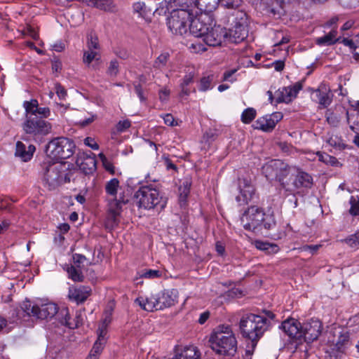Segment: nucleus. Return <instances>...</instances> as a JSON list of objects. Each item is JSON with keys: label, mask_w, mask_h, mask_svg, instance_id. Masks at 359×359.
Listing matches in <instances>:
<instances>
[{"label": "nucleus", "mask_w": 359, "mask_h": 359, "mask_svg": "<svg viewBox=\"0 0 359 359\" xmlns=\"http://www.w3.org/2000/svg\"><path fill=\"white\" fill-rule=\"evenodd\" d=\"M241 222L243 228L255 233H264L276 227V222L273 215H266L264 210L257 206H250L243 214ZM267 234V232H265Z\"/></svg>", "instance_id": "3"}, {"label": "nucleus", "mask_w": 359, "mask_h": 359, "mask_svg": "<svg viewBox=\"0 0 359 359\" xmlns=\"http://www.w3.org/2000/svg\"><path fill=\"white\" fill-rule=\"evenodd\" d=\"M326 119L329 124L337 126L339 123V119L332 111L327 110L326 112Z\"/></svg>", "instance_id": "54"}, {"label": "nucleus", "mask_w": 359, "mask_h": 359, "mask_svg": "<svg viewBox=\"0 0 359 359\" xmlns=\"http://www.w3.org/2000/svg\"><path fill=\"white\" fill-rule=\"evenodd\" d=\"M350 209L349 214L352 216L356 217L359 215V196H351L349 200Z\"/></svg>", "instance_id": "45"}, {"label": "nucleus", "mask_w": 359, "mask_h": 359, "mask_svg": "<svg viewBox=\"0 0 359 359\" xmlns=\"http://www.w3.org/2000/svg\"><path fill=\"white\" fill-rule=\"evenodd\" d=\"M166 11L172 12V11H178L184 9L190 12L188 0H169L165 1Z\"/></svg>", "instance_id": "31"}, {"label": "nucleus", "mask_w": 359, "mask_h": 359, "mask_svg": "<svg viewBox=\"0 0 359 359\" xmlns=\"http://www.w3.org/2000/svg\"><path fill=\"white\" fill-rule=\"evenodd\" d=\"M239 194L236 196V201L238 205H247L255 194V187L250 180L245 178L238 180Z\"/></svg>", "instance_id": "16"}, {"label": "nucleus", "mask_w": 359, "mask_h": 359, "mask_svg": "<svg viewBox=\"0 0 359 359\" xmlns=\"http://www.w3.org/2000/svg\"><path fill=\"white\" fill-rule=\"evenodd\" d=\"M316 155L318 157V160L327 165L332 166H338L340 163L337 158L333 156L329 155L326 153L318 151Z\"/></svg>", "instance_id": "35"}, {"label": "nucleus", "mask_w": 359, "mask_h": 359, "mask_svg": "<svg viewBox=\"0 0 359 359\" xmlns=\"http://www.w3.org/2000/svg\"><path fill=\"white\" fill-rule=\"evenodd\" d=\"M176 359H201V353L194 346H187L175 355Z\"/></svg>", "instance_id": "29"}, {"label": "nucleus", "mask_w": 359, "mask_h": 359, "mask_svg": "<svg viewBox=\"0 0 359 359\" xmlns=\"http://www.w3.org/2000/svg\"><path fill=\"white\" fill-rule=\"evenodd\" d=\"M114 54L122 60H126L129 57L130 53L125 48H116L114 50Z\"/></svg>", "instance_id": "61"}, {"label": "nucleus", "mask_w": 359, "mask_h": 359, "mask_svg": "<svg viewBox=\"0 0 359 359\" xmlns=\"http://www.w3.org/2000/svg\"><path fill=\"white\" fill-rule=\"evenodd\" d=\"M73 260L76 267L79 268L80 265L86 260V257L83 255L76 253L73 255Z\"/></svg>", "instance_id": "63"}, {"label": "nucleus", "mask_w": 359, "mask_h": 359, "mask_svg": "<svg viewBox=\"0 0 359 359\" xmlns=\"http://www.w3.org/2000/svg\"><path fill=\"white\" fill-rule=\"evenodd\" d=\"M213 80L212 75H208L207 76H203L199 81L198 90L202 92H205L212 88V82Z\"/></svg>", "instance_id": "43"}, {"label": "nucleus", "mask_w": 359, "mask_h": 359, "mask_svg": "<svg viewBox=\"0 0 359 359\" xmlns=\"http://www.w3.org/2000/svg\"><path fill=\"white\" fill-rule=\"evenodd\" d=\"M302 82H296L294 85L279 88L276 92V102L278 103H290L297 96L302 89Z\"/></svg>", "instance_id": "17"}, {"label": "nucleus", "mask_w": 359, "mask_h": 359, "mask_svg": "<svg viewBox=\"0 0 359 359\" xmlns=\"http://www.w3.org/2000/svg\"><path fill=\"white\" fill-rule=\"evenodd\" d=\"M170 57V55L168 53H163L156 59L154 62V67L156 69H162L165 67L167 62Z\"/></svg>", "instance_id": "46"}, {"label": "nucleus", "mask_w": 359, "mask_h": 359, "mask_svg": "<svg viewBox=\"0 0 359 359\" xmlns=\"http://www.w3.org/2000/svg\"><path fill=\"white\" fill-rule=\"evenodd\" d=\"M339 42L343 43L345 46L348 47L351 50H355L358 47L355 41L348 38H344L341 40L340 39Z\"/></svg>", "instance_id": "59"}, {"label": "nucleus", "mask_w": 359, "mask_h": 359, "mask_svg": "<svg viewBox=\"0 0 359 359\" xmlns=\"http://www.w3.org/2000/svg\"><path fill=\"white\" fill-rule=\"evenodd\" d=\"M22 309L29 316L47 320L55 317L60 323L59 313L61 308L53 302L34 304L30 301H25L22 304Z\"/></svg>", "instance_id": "7"}, {"label": "nucleus", "mask_w": 359, "mask_h": 359, "mask_svg": "<svg viewBox=\"0 0 359 359\" xmlns=\"http://www.w3.org/2000/svg\"><path fill=\"white\" fill-rule=\"evenodd\" d=\"M167 20V25L170 31L176 35L186 34L191 19V13L184 9L172 11Z\"/></svg>", "instance_id": "10"}, {"label": "nucleus", "mask_w": 359, "mask_h": 359, "mask_svg": "<svg viewBox=\"0 0 359 359\" xmlns=\"http://www.w3.org/2000/svg\"><path fill=\"white\" fill-rule=\"evenodd\" d=\"M56 94L60 100H65L67 97V91L60 84L57 83L55 85Z\"/></svg>", "instance_id": "60"}, {"label": "nucleus", "mask_w": 359, "mask_h": 359, "mask_svg": "<svg viewBox=\"0 0 359 359\" xmlns=\"http://www.w3.org/2000/svg\"><path fill=\"white\" fill-rule=\"evenodd\" d=\"M36 116L40 115L39 118L43 119L48 118L50 115V110L48 107H38L35 109Z\"/></svg>", "instance_id": "58"}, {"label": "nucleus", "mask_w": 359, "mask_h": 359, "mask_svg": "<svg viewBox=\"0 0 359 359\" xmlns=\"http://www.w3.org/2000/svg\"><path fill=\"white\" fill-rule=\"evenodd\" d=\"M164 123L169 126H177V123L175 121L172 115L167 114L163 116Z\"/></svg>", "instance_id": "64"}, {"label": "nucleus", "mask_w": 359, "mask_h": 359, "mask_svg": "<svg viewBox=\"0 0 359 359\" xmlns=\"http://www.w3.org/2000/svg\"><path fill=\"white\" fill-rule=\"evenodd\" d=\"M275 315L270 311L264 310L260 314L246 313L239 322L242 336L250 340L253 345L263 336L271 326V320Z\"/></svg>", "instance_id": "1"}, {"label": "nucleus", "mask_w": 359, "mask_h": 359, "mask_svg": "<svg viewBox=\"0 0 359 359\" xmlns=\"http://www.w3.org/2000/svg\"><path fill=\"white\" fill-rule=\"evenodd\" d=\"M283 115L282 112L276 111L271 114H266L258 118L253 124V128L256 130H262L266 133L271 132L276 124L282 120Z\"/></svg>", "instance_id": "15"}, {"label": "nucleus", "mask_w": 359, "mask_h": 359, "mask_svg": "<svg viewBox=\"0 0 359 359\" xmlns=\"http://www.w3.org/2000/svg\"><path fill=\"white\" fill-rule=\"evenodd\" d=\"M322 323L311 318L302 324V341L311 343L316 340L322 332Z\"/></svg>", "instance_id": "14"}, {"label": "nucleus", "mask_w": 359, "mask_h": 359, "mask_svg": "<svg viewBox=\"0 0 359 359\" xmlns=\"http://www.w3.org/2000/svg\"><path fill=\"white\" fill-rule=\"evenodd\" d=\"M210 28V25L204 24L199 18H191L188 30L195 37L203 38Z\"/></svg>", "instance_id": "25"}, {"label": "nucleus", "mask_w": 359, "mask_h": 359, "mask_svg": "<svg viewBox=\"0 0 359 359\" xmlns=\"http://www.w3.org/2000/svg\"><path fill=\"white\" fill-rule=\"evenodd\" d=\"M280 328L292 340L302 342V324L298 320L287 319L282 323Z\"/></svg>", "instance_id": "19"}, {"label": "nucleus", "mask_w": 359, "mask_h": 359, "mask_svg": "<svg viewBox=\"0 0 359 359\" xmlns=\"http://www.w3.org/2000/svg\"><path fill=\"white\" fill-rule=\"evenodd\" d=\"M337 29H333L325 36L316 38V43L320 46L334 45L340 40V38H337Z\"/></svg>", "instance_id": "30"}, {"label": "nucleus", "mask_w": 359, "mask_h": 359, "mask_svg": "<svg viewBox=\"0 0 359 359\" xmlns=\"http://www.w3.org/2000/svg\"><path fill=\"white\" fill-rule=\"evenodd\" d=\"M75 266H71L67 268V273L69 278L75 282H82L83 276L80 269H77Z\"/></svg>", "instance_id": "40"}, {"label": "nucleus", "mask_w": 359, "mask_h": 359, "mask_svg": "<svg viewBox=\"0 0 359 359\" xmlns=\"http://www.w3.org/2000/svg\"><path fill=\"white\" fill-rule=\"evenodd\" d=\"M39 175L43 186L50 191L55 190L64 182L62 165L50 158L41 164Z\"/></svg>", "instance_id": "5"}, {"label": "nucleus", "mask_w": 359, "mask_h": 359, "mask_svg": "<svg viewBox=\"0 0 359 359\" xmlns=\"http://www.w3.org/2000/svg\"><path fill=\"white\" fill-rule=\"evenodd\" d=\"M307 91L311 100L318 104V109L327 108L332 102L333 94L329 85L325 82L320 83L316 88H308Z\"/></svg>", "instance_id": "11"}, {"label": "nucleus", "mask_w": 359, "mask_h": 359, "mask_svg": "<svg viewBox=\"0 0 359 359\" xmlns=\"http://www.w3.org/2000/svg\"><path fill=\"white\" fill-rule=\"evenodd\" d=\"M127 200L114 198L109 203V212L112 215L114 222H116V217L119 215L122 209V205L127 203Z\"/></svg>", "instance_id": "33"}, {"label": "nucleus", "mask_w": 359, "mask_h": 359, "mask_svg": "<svg viewBox=\"0 0 359 359\" xmlns=\"http://www.w3.org/2000/svg\"><path fill=\"white\" fill-rule=\"evenodd\" d=\"M135 203L139 208L151 210L156 207L165 208L166 200L152 185L142 186L135 194Z\"/></svg>", "instance_id": "6"}, {"label": "nucleus", "mask_w": 359, "mask_h": 359, "mask_svg": "<svg viewBox=\"0 0 359 359\" xmlns=\"http://www.w3.org/2000/svg\"><path fill=\"white\" fill-rule=\"evenodd\" d=\"M195 76L194 71L189 72L187 73L183 79L181 80L180 83V87L181 89L180 96H189L192 90L188 87L190 84L194 83ZM195 89L193 90V92H195Z\"/></svg>", "instance_id": "28"}, {"label": "nucleus", "mask_w": 359, "mask_h": 359, "mask_svg": "<svg viewBox=\"0 0 359 359\" xmlns=\"http://www.w3.org/2000/svg\"><path fill=\"white\" fill-rule=\"evenodd\" d=\"M25 133L34 140L39 137L47 135L51 132V124L39 118V116H26L25 120L22 124Z\"/></svg>", "instance_id": "9"}, {"label": "nucleus", "mask_w": 359, "mask_h": 359, "mask_svg": "<svg viewBox=\"0 0 359 359\" xmlns=\"http://www.w3.org/2000/svg\"><path fill=\"white\" fill-rule=\"evenodd\" d=\"M255 246L258 250L266 251L269 253L276 252L278 250V245L276 244H271L261 241H255Z\"/></svg>", "instance_id": "39"}, {"label": "nucleus", "mask_w": 359, "mask_h": 359, "mask_svg": "<svg viewBox=\"0 0 359 359\" xmlns=\"http://www.w3.org/2000/svg\"><path fill=\"white\" fill-rule=\"evenodd\" d=\"M76 163L79 169L86 175L92 174L96 170V160L93 154L81 153L77 157Z\"/></svg>", "instance_id": "21"}, {"label": "nucleus", "mask_w": 359, "mask_h": 359, "mask_svg": "<svg viewBox=\"0 0 359 359\" xmlns=\"http://www.w3.org/2000/svg\"><path fill=\"white\" fill-rule=\"evenodd\" d=\"M87 48L88 50H95L99 52L100 45L99 43L98 38L96 35L90 34L87 36Z\"/></svg>", "instance_id": "44"}, {"label": "nucleus", "mask_w": 359, "mask_h": 359, "mask_svg": "<svg viewBox=\"0 0 359 359\" xmlns=\"http://www.w3.org/2000/svg\"><path fill=\"white\" fill-rule=\"evenodd\" d=\"M140 278L146 279H155L162 276V271L156 269H145L139 273Z\"/></svg>", "instance_id": "38"}, {"label": "nucleus", "mask_w": 359, "mask_h": 359, "mask_svg": "<svg viewBox=\"0 0 359 359\" xmlns=\"http://www.w3.org/2000/svg\"><path fill=\"white\" fill-rule=\"evenodd\" d=\"M294 177V169L283 162V166L279 170L276 180L278 181L282 189H283L287 195L293 192L290 183Z\"/></svg>", "instance_id": "18"}, {"label": "nucleus", "mask_w": 359, "mask_h": 359, "mask_svg": "<svg viewBox=\"0 0 359 359\" xmlns=\"http://www.w3.org/2000/svg\"><path fill=\"white\" fill-rule=\"evenodd\" d=\"M98 156L104 166V169L110 172L111 175H114L115 173V168L113 163L107 159L105 155L103 153H100L98 154Z\"/></svg>", "instance_id": "48"}, {"label": "nucleus", "mask_w": 359, "mask_h": 359, "mask_svg": "<svg viewBox=\"0 0 359 359\" xmlns=\"http://www.w3.org/2000/svg\"><path fill=\"white\" fill-rule=\"evenodd\" d=\"M23 107L25 109L26 116H36L35 109L39 107V103L36 100L33 99L31 101H25Z\"/></svg>", "instance_id": "41"}, {"label": "nucleus", "mask_w": 359, "mask_h": 359, "mask_svg": "<svg viewBox=\"0 0 359 359\" xmlns=\"http://www.w3.org/2000/svg\"><path fill=\"white\" fill-rule=\"evenodd\" d=\"M118 187V180L117 178H112L107 182L105 185V191L108 195L116 197Z\"/></svg>", "instance_id": "36"}, {"label": "nucleus", "mask_w": 359, "mask_h": 359, "mask_svg": "<svg viewBox=\"0 0 359 359\" xmlns=\"http://www.w3.org/2000/svg\"><path fill=\"white\" fill-rule=\"evenodd\" d=\"M135 92L141 102H146L147 98L144 94L142 86L140 83H134Z\"/></svg>", "instance_id": "55"}, {"label": "nucleus", "mask_w": 359, "mask_h": 359, "mask_svg": "<svg viewBox=\"0 0 359 359\" xmlns=\"http://www.w3.org/2000/svg\"><path fill=\"white\" fill-rule=\"evenodd\" d=\"M103 332L101 334H97V340L95 341L93 348L102 353L104 346L107 343V336L102 335Z\"/></svg>", "instance_id": "47"}, {"label": "nucleus", "mask_w": 359, "mask_h": 359, "mask_svg": "<svg viewBox=\"0 0 359 359\" xmlns=\"http://www.w3.org/2000/svg\"><path fill=\"white\" fill-rule=\"evenodd\" d=\"M257 111L254 108L248 107L241 114V120L245 124L250 123L256 117Z\"/></svg>", "instance_id": "37"}, {"label": "nucleus", "mask_w": 359, "mask_h": 359, "mask_svg": "<svg viewBox=\"0 0 359 359\" xmlns=\"http://www.w3.org/2000/svg\"><path fill=\"white\" fill-rule=\"evenodd\" d=\"M219 1L222 6L228 8H238L241 3V0H219Z\"/></svg>", "instance_id": "53"}, {"label": "nucleus", "mask_w": 359, "mask_h": 359, "mask_svg": "<svg viewBox=\"0 0 359 359\" xmlns=\"http://www.w3.org/2000/svg\"><path fill=\"white\" fill-rule=\"evenodd\" d=\"M91 292L92 290L89 286L71 287L69 289L68 297L70 301L79 304L83 303L90 297Z\"/></svg>", "instance_id": "22"}, {"label": "nucleus", "mask_w": 359, "mask_h": 359, "mask_svg": "<svg viewBox=\"0 0 359 359\" xmlns=\"http://www.w3.org/2000/svg\"><path fill=\"white\" fill-rule=\"evenodd\" d=\"M295 176V178H293V182L292 185L295 189H299L302 187L304 188H311L313 184V177L309 173L299 171Z\"/></svg>", "instance_id": "27"}, {"label": "nucleus", "mask_w": 359, "mask_h": 359, "mask_svg": "<svg viewBox=\"0 0 359 359\" xmlns=\"http://www.w3.org/2000/svg\"><path fill=\"white\" fill-rule=\"evenodd\" d=\"M170 95V90L167 87H163L158 91L159 100L162 102H165L168 100Z\"/></svg>", "instance_id": "56"}, {"label": "nucleus", "mask_w": 359, "mask_h": 359, "mask_svg": "<svg viewBox=\"0 0 359 359\" xmlns=\"http://www.w3.org/2000/svg\"><path fill=\"white\" fill-rule=\"evenodd\" d=\"M90 2L96 8L105 11L113 12L115 10L112 0H90Z\"/></svg>", "instance_id": "34"}, {"label": "nucleus", "mask_w": 359, "mask_h": 359, "mask_svg": "<svg viewBox=\"0 0 359 359\" xmlns=\"http://www.w3.org/2000/svg\"><path fill=\"white\" fill-rule=\"evenodd\" d=\"M60 324L69 329H75L83 323V317L80 313H76L74 319L69 315V309L67 307H62L59 313Z\"/></svg>", "instance_id": "23"}, {"label": "nucleus", "mask_w": 359, "mask_h": 359, "mask_svg": "<svg viewBox=\"0 0 359 359\" xmlns=\"http://www.w3.org/2000/svg\"><path fill=\"white\" fill-rule=\"evenodd\" d=\"M327 143L332 147L339 149V150L344 149L346 146L344 143L341 142V140L337 139V137H330Z\"/></svg>", "instance_id": "52"}, {"label": "nucleus", "mask_w": 359, "mask_h": 359, "mask_svg": "<svg viewBox=\"0 0 359 359\" xmlns=\"http://www.w3.org/2000/svg\"><path fill=\"white\" fill-rule=\"evenodd\" d=\"M35 151L36 147L33 144H29L28 147H26V145L20 141L16 142L15 154L25 162L31 160Z\"/></svg>", "instance_id": "26"}, {"label": "nucleus", "mask_w": 359, "mask_h": 359, "mask_svg": "<svg viewBox=\"0 0 359 359\" xmlns=\"http://www.w3.org/2000/svg\"><path fill=\"white\" fill-rule=\"evenodd\" d=\"M240 15L239 21H236L234 25L228 32L225 29V39L229 42L238 43L248 36V29L246 15L241 13Z\"/></svg>", "instance_id": "12"}, {"label": "nucleus", "mask_w": 359, "mask_h": 359, "mask_svg": "<svg viewBox=\"0 0 359 359\" xmlns=\"http://www.w3.org/2000/svg\"><path fill=\"white\" fill-rule=\"evenodd\" d=\"M225 29L221 26L211 27L203 37V41L209 46H218L225 39Z\"/></svg>", "instance_id": "20"}, {"label": "nucleus", "mask_w": 359, "mask_h": 359, "mask_svg": "<svg viewBox=\"0 0 359 359\" xmlns=\"http://www.w3.org/2000/svg\"><path fill=\"white\" fill-rule=\"evenodd\" d=\"M75 145L69 138L60 137L50 141L46 146V153L55 159H67L74 154Z\"/></svg>", "instance_id": "8"}, {"label": "nucleus", "mask_w": 359, "mask_h": 359, "mask_svg": "<svg viewBox=\"0 0 359 359\" xmlns=\"http://www.w3.org/2000/svg\"><path fill=\"white\" fill-rule=\"evenodd\" d=\"M111 323V316L110 314L107 316L104 319L102 320V323L100 325L97 329V334H101L103 332L102 335L107 336V327Z\"/></svg>", "instance_id": "51"}, {"label": "nucleus", "mask_w": 359, "mask_h": 359, "mask_svg": "<svg viewBox=\"0 0 359 359\" xmlns=\"http://www.w3.org/2000/svg\"><path fill=\"white\" fill-rule=\"evenodd\" d=\"M119 72V63L116 60V59H114V60H111L109 62V65L107 68V74L109 76H116L117 74H118Z\"/></svg>", "instance_id": "49"}, {"label": "nucleus", "mask_w": 359, "mask_h": 359, "mask_svg": "<svg viewBox=\"0 0 359 359\" xmlns=\"http://www.w3.org/2000/svg\"><path fill=\"white\" fill-rule=\"evenodd\" d=\"M219 4V0H196V6L204 12H212Z\"/></svg>", "instance_id": "32"}, {"label": "nucleus", "mask_w": 359, "mask_h": 359, "mask_svg": "<svg viewBox=\"0 0 359 359\" xmlns=\"http://www.w3.org/2000/svg\"><path fill=\"white\" fill-rule=\"evenodd\" d=\"M344 241L351 248L358 247L359 245V231L351 235Z\"/></svg>", "instance_id": "50"}, {"label": "nucleus", "mask_w": 359, "mask_h": 359, "mask_svg": "<svg viewBox=\"0 0 359 359\" xmlns=\"http://www.w3.org/2000/svg\"><path fill=\"white\" fill-rule=\"evenodd\" d=\"M330 348L333 352L344 353L351 346L350 334L344 329L335 330L333 332V339H329Z\"/></svg>", "instance_id": "13"}, {"label": "nucleus", "mask_w": 359, "mask_h": 359, "mask_svg": "<svg viewBox=\"0 0 359 359\" xmlns=\"http://www.w3.org/2000/svg\"><path fill=\"white\" fill-rule=\"evenodd\" d=\"M209 342L212 351L219 355L233 356L237 352L238 341L230 325L217 326L211 333Z\"/></svg>", "instance_id": "2"}, {"label": "nucleus", "mask_w": 359, "mask_h": 359, "mask_svg": "<svg viewBox=\"0 0 359 359\" xmlns=\"http://www.w3.org/2000/svg\"><path fill=\"white\" fill-rule=\"evenodd\" d=\"M131 126V123L128 119L119 121L116 124V130L118 132L122 133Z\"/></svg>", "instance_id": "57"}, {"label": "nucleus", "mask_w": 359, "mask_h": 359, "mask_svg": "<svg viewBox=\"0 0 359 359\" xmlns=\"http://www.w3.org/2000/svg\"><path fill=\"white\" fill-rule=\"evenodd\" d=\"M283 166V161L279 159H273L265 163L262 168V172L267 180H276L279 170Z\"/></svg>", "instance_id": "24"}, {"label": "nucleus", "mask_w": 359, "mask_h": 359, "mask_svg": "<svg viewBox=\"0 0 359 359\" xmlns=\"http://www.w3.org/2000/svg\"><path fill=\"white\" fill-rule=\"evenodd\" d=\"M321 247L320 245H305L299 248L302 251H310L312 255L316 253L319 248Z\"/></svg>", "instance_id": "62"}, {"label": "nucleus", "mask_w": 359, "mask_h": 359, "mask_svg": "<svg viewBox=\"0 0 359 359\" xmlns=\"http://www.w3.org/2000/svg\"><path fill=\"white\" fill-rule=\"evenodd\" d=\"M178 292L175 289L163 290L152 293L149 297H139L135 302L143 310L152 312L170 307L177 302Z\"/></svg>", "instance_id": "4"}, {"label": "nucleus", "mask_w": 359, "mask_h": 359, "mask_svg": "<svg viewBox=\"0 0 359 359\" xmlns=\"http://www.w3.org/2000/svg\"><path fill=\"white\" fill-rule=\"evenodd\" d=\"M100 58V53L95 50H86L83 52V62L89 65L94 60H98Z\"/></svg>", "instance_id": "42"}]
</instances>
